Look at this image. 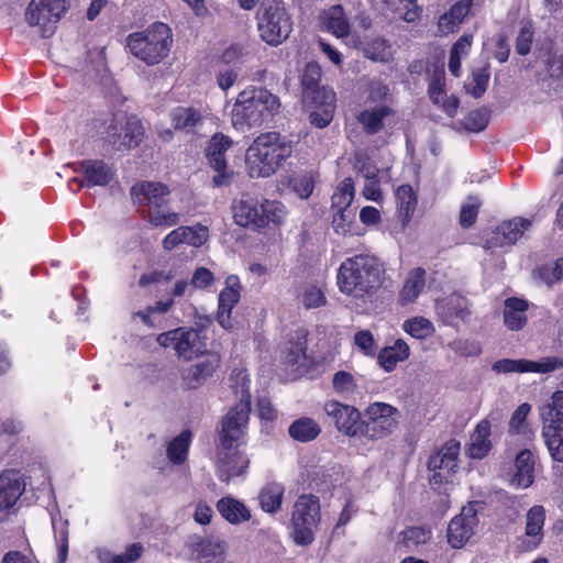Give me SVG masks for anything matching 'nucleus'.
Instances as JSON below:
<instances>
[{"mask_svg":"<svg viewBox=\"0 0 563 563\" xmlns=\"http://www.w3.org/2000/svg\"><path fill=\"white\" fill-rule=\"evenodd\" d=\"M217 510L228 522L232 525H240L249 521L251 511L245 504L232 496H225L218 500Z\"/></svg>","mask_w":563,"mask_h":563,"instance_id":"72a5a7b5","label":"nucleus"},{"mask_svg":"<svg viewBox=\"0 0 563 563\" xmlns=\"http://www.w3.org/2000/svg\"><path fill=\"white\" fill-rule=\"evenodd\" d=\"M489 77L488 66L474 69L471 81L465 85L466 92L474 98L482 97L488 87Z\"/></svg>","mask_w":563,"mask_h":563,"instance_id":"4d7b16f0","label":"nucleus"},{"mask_svg":"<svg viewBox=\"0 0 563 563\" xmlns=\"http://www.w3.org/2000/svg\"><path fill=\"white\" fill-rule=\"evenodd\" d=\"M323 409L338 431L350 438H361L362 420L358 409L336 400L327 401Z\"/></svg>","mask_w":563,"mask_h":563,"instance_id":"ddd939ff","label":"nucleus"},{"mask_svg":"<svg viewBox=\"0 0 563 563\" xmlns=\"http://www.w3.org/2000/svg\"><path fill=\"white\" fill-rule=\"evenodd\" d=\"M285 362L290 365L300 364L306 357V334L302 330L296 331L295 335L286 343L283 351Z\"/></svg>","mask_w":563,"mask_h":563,"instance_id":"09e8293b","label":"nucleus"},{"mask_svg":"<svg viewBox=\"0 0 563 563\" xmlns=\"http://www.w3.org/2000/svg\"><path fill=\"white\" fill-rule=\"evenodd\" d=\"M292 142L276 132L258 135L247 147L245 164L251 177L267 178L285 164L292 154Z\"/></svg>","mask_w":563,"mask_h":563,"instance_id":"20e7f679","label":"nucleus"},{"mask_svg":"<svg viewBox=\"0 0 563 563\" xmlns=\"http://www.w3.org/2000/svg\"><path fill=\"white\" fill-rule=\"evenodd\" d=\"M170 191L161 183L144 181L136 184L131 189V195L140 205L150 206L151 209L162 208L168 200Z\"/></svg>","mask_w":563,"mask_h":563,"instance_id":"b1692460","label":"nucleus"},{"mask_svg":"<svg viewBox=\"0 0 563 563\" xmlns=\"http://www.w3.org/2000/svg\"><path fill=\"white\" fill-rule=\"evenodd\" d=\"M541 52L547 56L544 65L549 75L555 78L563 77V34L545 43Z\"/></svg>","mask_w":563,"mask_h":563,"instance_id":"473e14b6","label":"nucleus"},{"mask_svg":"<svg viewBox=\"0 0 563 563\" xmlns=\"http://www.w3.org/2000/svg\"><path fill=\"white\" fill-rule=\"evenodd\" d=\"M241 283L236 275L225 279V287L220 291L218 299L217 320L223 329H231V312L240 300Z\"/></svg>","mask_w":563,"mask_h":563,"instance_id":"aec40b11","label":"nucleus"},{"mask_svg":"<svg viewBox=\"0 0 563 563\" xmlns=\"http://www.w3.org/2000/svg\"><path fill=\"white\" fill-rule=\"evenodd\" d=\"M220 365L217 354L208 353L202 360L180 371L183 385L187 389H197L212 377Z\"/></svg>","mask_w":563,"mask_h":563,"instance_id":"a211bd4d","label":"nucleus"},{"mask_svg":"<svg viewBox=\"0 0 563 563\" xmlns=\"http://www.w3.org/2000/svg\"><path fill=\"white\" fill-rule=\"evenodd\" d=\"M384 2L394 11L400 12L404 21L408 23H415L421 16L422 8L418 5L417 0H384Z\"/></svg>","mask_w":563,"mask_h":563,"instance_id":"5fc2aeb1","label":"nucleus"},{"mask_svg":"<svg viewBox=\"0 0 563 563\" xmlns=\"http://www.w3.org/2000/svg\"><path fill=\"white\" fill-rule=\"evenodd\" d=\"M531 227V221L523 218H514L499 224L492 231L486 240L487 249L505 247L515 244Z\"/></svg>","mask_w":563,"mask_h":563,"instance_id":"6ab92c4d","label":"nucleus"},{"mask_svg":"<svg viewBox=\"0 0 563 563\" xmlns=\"http://www.w3.org/2000/svg\"><path fill=\"white\" fill-rule=\"evenodd\" d=\"M471 7L463 0L457 1L451 9L439 18L438 27L442 34H449L464 21L471 12Z\"/></svg>","mask_w":563,"mask_h":563,"instance_id":"a19ab883","label":"nucleus"},{"mask_svg":"<svg viewBox=\"0 0 563 563\" xmlns=\"http://www.w3.org/2000/svg\"><path fill=\"white\" fill-rule=\"evenodd\" d=\"M384 279L383 264L371 254L346 258L341 263L336 275L340 291L350 296L357 305L372 301Z\"/></svg>","mask_w":563,"mask_h":563,"instance_id":"f03ea898","label":"nucleus"},{"mask_svg":"<svg viewBox=\"0 0 563 563\" xmlns=\"http://www.w3.org/2000/svg\"><path fill=\"white\" fill-rule=\"evenodd\" d=\"M563 366L556 357H544L539 361L504 358L493 364V371L498 374L509 373H550Z\"/></svg>","mask_w":563,"mask_h":563,"instance_id":"dca6fc26","label":"nucleus"},{"mask_svg":"<svg viewBox=\"0 0 563 563\" xmlns=\"http://www.w3.org/2000/svg\"><path fill=\"white\" fill-rule=\"evenodd\" d=\"M362 51L366 58L376 63H389L395 55L394 45L382 36L365 42Z\"/></svg>","mask_w":563,"mask_h":563,"instance_id":"58836bf2","label":"nucleus"},{"mask_svg":"<svg viewBox=\"0 0 563 563\" xmlns=\"http://www.w3.org/2000/svg\"><path fill=\"white\" fill-rule=\"evenodd\" d=\"M173 43L170 27L156 22L142 32L128 36L130 52L147 65H156L167 57Z\"/></svg>","mask_w":563,"mask_h":563,"instance_id":"39448f33","label":"nucleus"},{"mask_svg":"<svg viewBox=\"0 0 563 563\" xmlns=\"http://www.w3.org/2000/svg\"><path fill=\"white\" fill-rule=\"evenodd\" d=\"M460 443L455 440L446 442L428 461L430 472L429 482L433 489H441L444 485L453 484L459 471Z\"/></svg>","mask_w":563,"mask_h":563,"instance_id":"1a4fd4ad","label":"nucleus"},{"mask_svg":"<svg viewBox=\"0 0 563 563\" xmlns=\"http://www.w3.org/2000/svg\"><path fill=\"white\" fill-rule=\"evenodd\" d=\"M148 222L154 227L168 228L179 223L180 217L177 212L163 210L161 208L150 209Z\"/></svg>","mask_w":563,"mask_h":563,"instance_id":"bf43d9fd","label":"nucleus"},{"mask_svg":"<svg viewBox=\"0 0 563 563\" xmlns=\"http://www.w3.org/2000/svg\"><path fill=\"white\" fill-rule=\"evenodd\" d=\"M52 526L58 547V563H65L68 554V521L60 516H52Z\"/></svg>","mask_w":563,"mask_h":563,"instance_id":"603ef678","label":"nucleus"},{"mask_svg":"<svg viewBox=\"0 0 563 563\" xmlns=\"http://www.w3.org/2000/svg\"><path fill=\"white\" fill-rule=\"evenodd\" d=\"M490 423L487 420H482L475 428L470 438L467 446V455L471 459L482 460L492 449Z\"/></svg>","mask_w":563,"mask_h":563,"instance_id":"2f4dec72","label":"nucleus"},{"mask_svg":"<svg viewBox=\"0 0 563 563\" xmlns=\"http://www.w3.org/2000/svg\"><path fill=\"white\" fill-rule=\"evenodd\" d=\"M545 521V509L542 506H533L526 517V550L536 549L543 538V526Z\"/></svg>","mask_w":563,"mask_h":563,"instance_id":"c756f323","label":"nucleus"},{"mask_svg":"<svg viewBox=\"0 0 563 563\" xmlns=\"http://www.w3.org/2000/svg\"><path fill=\"white\" fill-rule=\"evenodd\" d=\"M489 121V117L486 110H475L470 112L464 119V128L471 132L483 131Z\"/></svg>","mask_w":563,"mask_h":563,"instance_id":"69168bd1","label":"nucleus"},{"mask_svg":"<svg viewBox=\"0 0 563 563\" xmlns=\"http://www.w3.org/2000/svg\"><path fill=\"white\" fill-rule=\"evenodd\" d=\"M176 130L191 132L202 120L201 113L191 107H177L170 113Z\"/></svg>","mask_w":563,"mask_h":563,"instance_id":"37998d69","label":"nucleus"},{"mask_svg":"<svg viewBox=\"0 0 563 563\" xmlns=\"http://www.w3.org/2000/svg\"><path fill=\"white\" fill-rule=\"evenodd\" d=\"M536 459L530 450L520 451L515 461L512 483L520 488L529 487L534 481Z\"/></svg>","mask_w":563,"mask_h":563,"instance_id":"7c9ffc66","label":"nucleus"},{"mask_svg":"<svg viewBox=\"0 0 563 563\" xmlns=\"http://www.w3.org/2000/svg\"><path fill=\"white\" fill-rule=\"evenodd\" d=\"M424 271L416 268L408 274L399 295L401 305L413 302L424 288Z\"/></svg>","mask_w":563,"mask_h":563,"instance_id":"c03bdc74","label":"nucleus"},{"mask_svg":"<svg viewBox=\"0 0 563 563\" xmlns=\"http://www.w3.org/2000/svg\"><path fill=\"white\" fill-rule=\"evenodd\" d=\"M531 411V406L527 402L521 404L511 415L509 420V432L511 434L526 435L530 433L529 426L527 423V417Z\"/></svg>","mask_w":563,"mask_h":563,"instance_id":"13d9d810","label":"nucleus"},{"mask_svg":"<svg viewBox=\"0 0 563 563\" xmlns=\"http://www.w3.org/2000/svg\"><path fill=\"white\" fill-rule=\"evenodd\" d=\"M320 79L321 67L317 63H308L301 76V85L303 97L311 99L312 102H319L321 91L329 90L328 88L319 87Z\"/></svg>","mask_w":563,"mask_h":563,"instance_id":"4c0bfd02","label":"nucleus"},{"mask_svg":"<svg viewBox=\"0 0 563 563\" xmlns=\"http://www.w3.org/2000/svg\"><path fill=\"white\" fill-rule=\"evenodd\" d=\"M431 538V530L424 527H410L402 532V540L407 547H418L427 543Z\"/></svg>","mask_w":563,"mask_h":563,"instance_id":"0e129e2a","label":"nucleus"},{"mask_svg":"<svg viewBox=\"0 0 563 563\" xmlns=\"http://www.w3.org/2000/svg\"><path fill=\"white\" fill-rule=\"evenodd\" d=\"M257 29L265 43L277 46L288 38L292 21L282 2L264 0L257 12Z\"/></svg>","mask_w":563,"mask_h":563,"instance_id":"423d86ee","label":"nucleus"},{"mask_svg":"<svg viewBox=\"0 0 563 563\" xmlns=\"http://www.w3.org/2000/svg\"><path fill=\"white\" fill-rule=\"evenodd\" d=\"M455 354L460 356H477L482 352L479 342L468 339H457L448 345Z\"/></svg>","mask_w":563,"mask_h":563,"instance_id":"e2e57ef3","label":"nucleus"},{"mask_svg":"<svg viewBox=\"0 0 563 563\" xmlns=\"http://www.w3.org/2000/svg\"><path fill=\"white\" fill-rule=\"evenodd\" d=\"M233 219L240 227L264 229V218L261 216V202L252 197H242L232 205Z\"/></svg>","mask_w":563,"mask_h":563,"instance_id":"5701e85b","label":"nucleus"},{"mask_svg":"<svg viewBox=\"0 0 563 563\" xmlns=\"http://www.w3.org/2000/svg\"><path fill=\"white\" fill-rule=\"evenodd\" d=\"M321 520L319 498L312 494L300 495L292 506V536L297 544L307 545L313 541L314 531Z\"/></svg>","mask_w":563,"mask_h":563,"instance_id":"6e6552de","label":"nucleus"},{"mask_svg":"<svg viewBox=\"0 0 563 563\" xmlns=\"http://www.w3.org/2000/svg\"><path fill=\"white\" fill-rule=\"evenodd\" d=\"M355 196L354 181L351 177L344 178L335 188L331 203L336 212L333 216V224L338 229L341 223L351 221L354 213L349 210Z\"/></svg>","mask_w":563,"mask_h":563,"instance_id":"4be33fe9","label":"nucleus"},{"mask_svg":"<svg viewBox=\"0 0 563 563\" xmlns=\"http://www.w3.org/2000/svg\"><path fill=\"white\" fill-rule=\"evenodd\" d=\"M397 217L401 222L402 228L407 227L410 222L416 208L417 195L413 188L409 185H401L395 191Z\"/></svg>","mask_w":563,"mask_h":563,"instance_id":"f704fd0d","label":"nucleus"},{"mask_svg":"<svg viewBox=\"0 0 563 563\" xmlns=\"http://www.w3.org/2000/svg\"><path fill=\"white\" fill-rule=\"evenodd\" d=\"M106 141L117 151L136 147L143 137L144 128L136 117L115 114L106 128Z\"/></svg>","mask_w":563,"mask_h":563,"instance_id":"9b49d317","label":"nucleus"},{"mask_svg":"<svg viewBox=\"0 0 563 563\" xmlns=\"http://www.w3.org/2000/svg\"><path fill=\"white\" fill-rule=\"evenodd\" d=\"M473 43L472 35H462L452 46L449 58V70L454 77H460L462 59L471 52Z\"/></svg>","mask_w":563,"mask_h":563,"instance_id":"a18cd8bd","label":"nucleus"},{"mask_svg":"<svg viewBox=\"0 0 563 563\" xmlns=\"http://www.w3.org/2000/svg\"><path fill=\"white\" fill-rule=\"evenodd\" d=\"M261 216L264 218V228H266L269 222L282 224L287 217V209L285 205L278 200L264 199L261 202Z\"/></svg>","mask_w":563,"mask_h":563,"instance_id":"3c124183","label":"nucleus"},{"mask_svg":"<svg viewBox=\"0 0 563 563\" xmlns=\"http://www.w3.org/2000/svg\"><path fill=\"white\" fill-rule=\"evenodd\" d=\"M191 560L198 563H224L228 545L214 538L192 536L186 543Z\"/></svg>","mask_w":563,"mask_h":563,"instance_id":"4468645a","label":"nucleus"},{"mask_svg":"<svg viewBox=\"0 0 563 563\" xmlns=\"http://www.w3.org/2000/svg\"><path fill=\"white\" fill-rule=\"evenodd\" d=\"M66 10V0H31L25 20L31 26H40L42 35L48 37Z\"/></svg>","mask_w":563,"mask_h":563,"instance_id":"f8f14e48","label":"nucleus"},{"mask_svg":"<svg viewBox=\"0 0 563 563\" xmlns=\"http://www.w3.org/2000/svg\"><path fill=\"white\" fill-rule=\"evenodd\" d=\"M409 355V345L402 339H397L391 345L380 350L378 363L386 372H391L399 362L406 361Z\"/></svg>","mask_w":563,"mask_h":563,"instance_id":"e433bc0d","label":"nucleus"},{"mask_svg":"<svg viewBox=\"0 0 563 563\" xmlns=\"http://www.w3.org/2000/svg\"><path fill=\"white\" fill-rule=\"evenodd\" d=\"M402 330L415 339L423 340L434 332V327L428 319L415 317L402 323Z\"/></svg>","mask_w":563,"mask_h":563,"instance_id":"6e6d98bb","label":"nucleus"},{"mask_svg":"<svg viewBox=\"0 0 563 563\" xmlns=\"http://www.w3.org/2000/svg\"><path fill=\"white\" fill-rule=\"evenodd\" d=\"M397 408L386 402H374L365 409L362 421L361 438L379 440L391 434L397 426Z\"/></svg>","mask_w":563,"mask_h":563,"instance_id":"9d476101","label":"nucleus"},{"mask_svg":"<svg viewBox=\"0 0 563 563\" xmlns=\"http://www.w3.org/2000/svg\"><path fill=\"white\" fill-rule=\"evenodd\" d=\"M316 110L310 114V122L317 128L323 129L330 124L335 111V92L333 90L321 91L319 102H313Z\"/></svg>","mask_w":563,"mask_h":563,"instance_id":"c9c22d12","label":"nucleus"},{"mask_svg":"<svg viewBox=\"0 0 563 563\" xmlns=\"http://www.w3.org/2000/svg\"><path fill=\"white\" fill-rule=\"evenodd\" d=\"M322 20L325 29L336 37L346 36L350 32V23L342 5L335 4L323 11Z\"/></svg>","mask_w":563,"mask_h":563,"instance_id":"ea45409f","label":"nucleus"},{"mask_svg":"<svg viewBox=\"0 0 563 563\" xmlns=\"http://www.w3.org/2000/svg\"><path fill=\"white\" fill-rule=\"evenodd\" d=\"M354 167L364 176L365 179L377 177V167L363 151H357L354 154Z\"/></svg>","mask_w":563,"mask_h":563,"instance_id":"338daca9","label":"nucleus"},{"mask_svg":"<svg viewBox=\"0 0 563 563\" xmlns=\"http://www.w3.org/2000/svg\"><path fill=\"white\" fill-rule=\"evenodd\" d=\"M482 201L479 198L471 196L462 205L460 211V223L464 229L471 228L477 218Z\"/></svg>","mask_w":563,"mask_h":563,"instance_id":"052dcab7","label":"nucleus"},{"mask_svg":"<svg viewBox=\"0 0 563 563\" xmlns=\"http://www.w3.org/2000/svg\"><path fill=\"white\" fill-rule=\"evenodd\" d=\"M279 98L261 87H247L235 98L231 109V123L239 131L258 128L279 113Z\"/></svg>","mask_w":563,"mask_h":563,"instance_id":"7ed1b4c3","label":"nucleus"},{"mask_svg":"<svg viewBox=\"0 0 563 563\" xmlns=\"http://www.w3.org/2000/svg\"><path fill=\"white\" fill-rule=\"evenodd\" d=\"M206 351L207 345L205 338L199 330L180 328L176 345V354L178 357L190 361L203 355Z\"/></svg>","mask_w":563,"mask_h":563,"instance_id":"a878e982","label":"nucleus"},{"mask_svg":"<svg viewBox=\"0 0 563 563\" xmlns=\"http://www.w3.org/2000/svg\"><path fill=\"white\" fill-rule=\"evenodd\" d=\"M357 120L366 133L375 134L395 121V112L390 107L379 104L361 111Z\"/></svg>","mask_w":563,"mask_h":563,"instance_id":"bb28decb","label":"nucleus"},{"mask_svg":"<svg viewBox=\"0 0 563 563\" xmlns=\"http://www.w3.org/2000/svg\"><path fill=\"white\" fill-rule=\"evenodd\" d=\"M332 385L334 390L342 396L353 395L357 387L354 376L345 371H339L333 375Z\"/></svg>","mask_w":563,"mask_h":563,"instance_id":"680f3d73","label":"nucleus"},{"mask_svg":"<svg viewBox=\"0 0 563 563\" xmlns=\"http://www.w3.org/2000/svg\"><path fill=\"white\" fill-rule=\"evenodd\" d=\"M529 302L525 299L511 297L504 302V323L510 331H519L527 323Z\"/></svg>","mask_w":563,"mask_h":563,"instance_id":"c85d7f7f","label":"nucleus"},{"mask_svg":"<svg viewBox=\"0 0 563 563\" xmlns=\"http://www.w3.org/2000/svg\"><path fill=\"white\" fill-rule=\"evenodd\" d=\"M233 389L239 402L227 413L222 420L217 446V475L220 481L229 483L238 476L244 475L250 460L241 450L243 438L251 411L250 377L240 369L232 374Z\"/></svg>","mask_w":563,"mask_h":563,"instance_id":"f257e3e1","label":"nucleus"},{"mask_svg":"<svg viewBox=\"0 0 563 563\" xmlns=\"http://www.w3.org/2000/svg\"><path fill=\"white\" fill-rule=\"evenodd\" d=\"M25 484L14 470L0 474V520L8 516V511L16 504L24 492Z\"/></svg>","mask_w":563,"mask_h":563,"instance_id":"412c9836","label":"nucleus"},{"mask_svg":"<svg viewBox=\"0 0 563 563\" xmlns=\"http://www.w3.org/2000/svg\"><path fill=\"white\" fill-rule=\"evenodd\" d=\"M320 431L319 424L313 419L307 417L295 420L289 427L290 437L300 442L314 440Z\"/></svg>","mask_w":563,"mask_h":563,"instance_id":"de8ad7c7","label":"nucleus"},{"mask_svg":"<svg viewBox=\"0 0 563 563\" xmlns=\"http://www.w3.org/2000/svg\"><path fill=\"white\" fill-rule=\"evenodd\" d=\"M435 312L446 325L454 324L455 320H465L470 316L467 300L457 295L451 294L435 302Z\"/></svg>","mask_w":563,"mask_h":563,"instance_id":"393cba45","label":"nucleus"},{"mask_svg":"<svg viewBox=\"0 0 563 563\" xmlns=\"http://www.w3.org/2000/svg\"><path fill=\"white\" fill-rule=\"evenodd\" d=\"M541 435L550 456L563 462V391H555L550 400L540 407Z\"/></svg>","mask_w":563,"mask_h":563,"instance_id":"0eeeda50","label":"nucleus"},{"mask_svg":"<svg viewBox=\"0 0 563 563\" xmlns=\"http://www.w3.org/2000/svg\"><path fill=\"white\" fill-rule=\"evenodd\" d=\"M80 172L84 175V180L73 178L71 181L78 183L79 186L86 184L89 187L107 186L112 179V169L99 159L85 161L80 164Z\"/></svg>","mask_w":563,"mask_h":563,"instance_id":"cd10ccee","label":"nucleus"},{"mask_svg":"<svg viewBox=\"0 0 563 563\" xmlns=\"http://www.w3.org/2000/svg\"><path fill=\"white\" fill-rule=\"evenodd\" d=\"M478 519L473 506L463 507L462 511L455 516L448 527V542L452 548H462L473 536L474 528Z\"/></svg>","mask_w":563,"mask_h":563,"instance_id":"f3484780","label":"nucleus"},{"mask_svg":"<svg viewBox=\"0 0 563 563\" xmlns=\"http://www.w3.org/2000/svg\"><path fill=\"white\" fill-rule=\"evenodd\" d=\"M534 40V26L530 20H521L519 31L516 36V53L526 56L530 53Z\"/></svg>","mask_w":563,"mask_h":563,"instance_id":"864d4df0","label":"nucleus"},{"mask_svg":"<svg viewBox=\"0 0 563 563\" xmlns=\"http://www.w3.org/2000/svg\"><path fill=\"white\" fill-rule=\"evenodd\" d=\"M231 145V139L223 134H214L209 141L207 157L210 166L217 172V175H214L212 179L216 187L230 184L232 173L227 172L225 153Z\"/></svg>","mask_w":563,"mask_h":563,"instance_id":"2eb2a0df","label":"nucleus"},{"mask_svg":"<svg viewBox=\"0 0 563 563\" xmlns=\"http://www.w3.org/2000/svg\"><path fill=\"white\" fill-rule=\"evenodd\" d=\"M317 174L312 170L294 175L289 187L300 199H308L313 191Z\"/></svg>","mask_w":563,"mask_h":563,"instance_id":"8fccbe9b","label":"nucleus"},{"mask_svg":"<svg viewBox=\"0 0 563 563\" xmlns=\"http://www.w3.org/2000/svg\"><path fill=\"white\" fill-rule=\"evenodd\" d=\"M190 442L191 432L188 430L183 431L179 435L169 441L166 448L168 460L173 464H183L187 459Z\"/></svg>","mask_w":563,"mask_h":563,"instance_id":"49530a36","label":"nucleus"},{"mask_svg":"<svg viewBox=\"0 0 563 563\" xmlns=\"http://www.w3.org/2000/svg\"><path fill=\"white\" fill-rule=\"evenodd\" d=\"M183 229L185 231V244L199 247L208 240V229L203 225L183 227Z\"/></svg>","mask_w":563,"mask_h":563,"instance_id":"774afa93","label":"nucleus"},{"mask_svg":"<svg viewBox=\"0 0 563 563\" xmlns=\"http://www.w3.org/2000/svg\"><path fill=\"white\" fill-rule=\"evenodd\" d=\"M285 493V487L276 482L266 484L258 494L261 508L268 514L279 510Z\"/></svg>","mask_w":563,"mask_h":563,"instance_id":"79ce46f5","label":"nucleus"}]
</instances>
